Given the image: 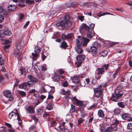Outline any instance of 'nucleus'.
<instances>
[{
    "mask_svg": "<svg viewBox=\"0 0 132 132\" xmlns=\"http://www.w3.org/2000/svg\"><path fill=\"white\" fill-rule=\"evenodd\" d=\"M89 40V39L86 37H81L80 36H78V39L76 40L77 45L75 48L76 51L78 53H81L83 52L81 46H86Z\"/></svg>",
    "mask_w": 132,
    "mask_h": 132,
    "instance_id": "nucleus-1",
    "label": "nucleus"
},
{
    "mask_svg": "<svg viewBox=\"0 0 132 132\" xmlns=\"http://www.w3.org/2000/svg\"><path fill=\"white\" fill-rule=\"evenodd\" d=\"M23 44L22 41L19 40L16 43V48L15 49L13 53V55L18 59L19 56L22 54V51L21 47Z\"/></svg>",
    "mask_w": 132,
    "mask_h": 132,
    "instance_id": "nucleus-2",
    "label": "nucleus"
},
{
    "mask_svg": "<svg viewBox=\"0 0 132 132\" xmlns=\"http://www.w3.org/2000/svg\"><path fill=\"white\" fill-rule=\"evenodd\" d=\"M15 112L12 111L9 114V117L10 119H12L13 120L16 118L18 121V123L20 125L22 123V120L18 113V111L16 110Z\"/></svg>",
    "mask_w": 132,
    "mask_h": 132,
    "instance_id": "nucleus-3",
    "label": "nucleus"
},
{
    "mask_svg": "<svg viewBox=\"0 0 132 132\" xmlns=\"http://www.w3.org/2000/svg\"><path fill=\"white\" fill-rule=\"evenodd\" d=\"M72 24V22L71 21H61L57 23L56 25L57 27L61 26L62 29H64L67 27H69Z\"/></svg>",
    "mask_w": 132,
    "mask_h": 132,
    "instance_id": "nucleus-4",
    "label": "nucleus"
},
{
    "mask_svg": "<svg viewBox=\"0 0 132 132\" xmlns=\"http://www.w3.org/2000/svg\"><path fill=\"white\" fill-rule=\"evenodd\" d=\"M115 92L116 93L112 95L111 99L114 101L118 102L122 96V94L120 93V92L118 89H116Z\"/></svg>",
    "mask_w": 132,
    "mask_h": 132,
    "instance_id": "nucleus-5",
    "label": "nucleus"
},
{
    "mask_svg": "<svg viewBox=\"0 0 132 132\" xmlns=\"http://www.w3.org/2000/svg\"><path fill=\"white\" fill-rule=\"evenodd\" d=\"M11 34V31L7 27H6L3 31L0 30V38H4L5 36H10Z\"/></svg>",
    "mask_w": 132,
    "mask_h": 132,
    "instance_id": "nucleus-6",
    "label": "nucleus"
},
{
    "mask_svg": "<svg viewBox=\"0 0 132 132\" xmlns=\"http://www.w3.org/2000/svg\"><path fill=\"white\" fill-rule=\"evenodd\" d=\"M109 67L108 64L103 65L101 68H98L97 70V75H102L104 74L105 70L106 71Z\"/></svg>",
    "mask_w": 132,
    "mask_h": 132,
    "instance_id": "nucleus-7",
    "label": "nucleus"
},
{
    "mask_svg": "<svg viewBox=\"0 0 132 132\" xmlns=\"http://www.w3.org/2000/svg\"><path fill=\"white\" fill-rule=\"evenodd\" d=\"M85 58L84 55H80L77 57V61L76 62L77 67H79L81 65L82 62L84 60Z\"/></svg>",
    "mask_w": 132,
    "mask_h": 132,
    "instance_id": "nucleus-8",
    "label": "nucleus"
},
{
    "mask_svg": "<svg viewBox=\"0 0 132 132\" xmlns=\"http://www.w3.org/2000/svg\"><path fill=\"white\" fill-rule=\"evenodd\" d=\"M3 94L4 96L8 98V101H12L14 100V97L11 95V93L9 90H5L3 93Z\"/></svg>",
    "mask_w": 132,
    "mask_h": 132,
    "instance_id": "nucleus-9",
    "label": "nucleus"
},
{
    "mask_svg": "<svg viewBox=\"0 0 132 132\" xmlns=\"http://www.w3.org/2000/svg\"><path fill=\"white\" fill-rule=\"evenodd\" d=\"M89 30V27L85 23L82 24L79 28L80 31L84 33H86V32Z\"/></svg>",
    "mask_w": 132,
    "mask_h": 132,
    "instance_id": "nucleus-10",
    "label": "nucleus"
},
{
    "mask_svg": "<svg viewBox=\"0 0 132 132\" xmlns=\"http://www.w3.org/2000/svg\"><path fill=\"white\" fill-rule=\"evenodd\" d=\"M94 91L95 96L97 98L100 96L103 92L102 88L99 87L94 89Z\"/></svg>",
    "mask_w": 132,
    "mask_h": 132,
    "instance_id": "nucleus-11",
    "label": "nucleus"
},
{
    "mask_svg": "<svg viewBox=\"0 0 132 132\" xmlns=\"http://www.w3.org/2000/svg\"><path fill=\"white\" fill-rule=\"evenodd\" d=\"M60 93L61 95H67L65 97L66 98H68L69 99L72 97V95L70 94V91L69 90L67 91H65L63 90Z\"/></svg>",
    "mask_w": 132,
    "mask_h": 132,
    "instance_id": "nucleus-12",
    "label": "nucleus"
},
{
    "mask_svg": "<svg viewBox=\"0 0 132 132\" xmlns=\"http://www.w3.org/2000/svg\"><path fill=\"white\" fill-rule=\"evenodd\" d=\"M72 101L74 103L78 105L82 106L83 105V102L81 101L78 100L75 96L73 98Z\"/></svg>",
    "mask_w": 132,
    "mask_h": 132,
    "instance_id": "nucleus-13",
    "label": "nucleus"
},
{
    "mask_svg": "<svg viewBox=\"0 0 132 132\" xmlns=\"http://www.w3.org/2000/svg\"><path fill=\"white\" fill-rule=\"evenodd\" d=\"M28 79L32 82L36 83L38 81L37 78L31 75H29L28 77Z\"/></svg>",
    "mask_w": 132,
    "mask_h": 132,
    "instance_id": "nucleus-14",
    "label": "nucleus"
},
{
    "mask_svg": "<svg viewBox=\"0 0 132 132\" xmlns=\"http://www.w3.org/2000/svg\"><path fill=\"white\" fill-rule=\"evenodd\" d=\"M51 90L48 92V96L47 98V99H53L54 97L51 94H53L55 91V88L54 87H51Z\"/></svg>",
    "mask_w": 132,
    "mask_h": 132,
    "instance_id": "nucleus-15",
    "label": "nucleus"
},
{
    "mask_svg": "<svg viewBox=\"0 0 132 132\" xmlns=\"http://www.w3.org/2000/svg\"><path fill=\"white\" fill-rule=\"evenodd\" d=\"M27 112L29 114L32 113L34 112V109L32 106L30 105L26 108Z\"/></svg>",
    "mask_w": 132,
    "mask_h": 132,
    "instance_id": "nucleus-16",
    "label": "nucleus"
},
{
    "mask_svg": "<svg viewBox=\"0 0 132 132\" xmlns=\"http://www.w3.org/2000/svg\"><path fill=\"white\" fill-rule=\"evenodd\" d=\"M97 48L93 46L90 47V48L89 50V52L91 53L93 55L96 54L97 52Z\"/></svg>",
    "mask_w": 132,
    "mask_h": 132,
    "instance_id": "nucleus-17",
    "label": "nucleus"
},
{
    "mask_svg": "<svg viewBox=\"0 0 132 132\" xmlns=\"http://www.w3.org/2000/svg\"><path fill=\"white\" fill-rule=\"evenodd\" d=\"M87 33V37L88 38H91L93 37L95 33L93 31L89 30L86 32Z\"/></svg>",
    "mask_w": 132,
    "mask_h": 132,
    "instance_id": "nucleus-18",
    "label": "nucleus"
},
{
    "mask_svg": "<svg viewBox=\"0 0 132 132\" xmlns=\"http://www.w3.org/2000/svg\"><path fill=\"white\" fill-rule=\"evenodd\" d=\"M72 81L75 83H78L80 82V79L79 77L75 76L72 79Z\"/></svg>",
    "mask_w": 132,
    "mask_h": 132,
    "instance_id": "nucleus-19",
    "label": "nucleus"
},
{
    "mask_svg": "<svg viewBox=\"0 0 132 132\" xmlns=\"http://www.w3.org/2000/svg\"><path fill=\"white\" fill-rule=\"evenodd\" d=\"M16 8V6L14 5H10L8 6V10L9 11H14Z\"/></svg>",
    "mask_w": 132,
    "mask_h": 132,
    "instance_id": "nucleus-20",
    "label": "nucleus"
},
{
    "mask_svg": "<svg viewBox=\"0 0 132 132\" xmlns=\"http://www.w3.org/2000/svg\"><path fill=\"white\" fill-rule=\"evenodd\" d=\"M122 118L123 119L128 121L130 118V115L129 114L123 113L122 115Z\"/></svg>",
    "mask_w": 132,
    "mask_h": 132,
    "instance_id": "nucleus-21",
    "label": "nucleus"
},
{
    "mask_svg": "<svg viewBox=\"0 0 132 132\" xmlns=\"http://www.w3.org/2000/svg\"><path fill=\"white\" fill-rule=\"evenodd\" d=\"M111 127L113 130V132H115L117 131L118 128L119 127V126H117V125H111L110 126Z\"/></svg>",
    "mask_w": 132,
    "mask_h": 132,
    "instance_id": "nucleus-22",
    "label": "nucleus"
},
{
    "mask_svg": "<svg viewBox=\"0 0 132 132\" xmlns=\"http://www.w3.org/2000/svg\"><path fill=\"white\" fill-rule=\"evenodd\" d=\"M60 76L57 74H55L54 76L52 78L53 81L55 82L58 81L60 80Z\"/></svg>",
    "mask_w": 132,
    "mask_h": 132,
    "instance_id": "nucleus-23",
    "label": "nucleus"
},
{
    "mask_svg": "<svg viewBox=\"0 0 132 132\" xmlns=\"http://www.w3.org/2000/svg\"><path fill=\"white\" fill-rule=\"evenodd\" d=\"M60 47L62 49H65L67 47H68L67 43L64 41L61 43Z\"/></svg>",
    "mask_w": 132,
    "mask_h": 132,
    "instance_id": "nucleus-24",
    "label": "nucleus"
},
{
    "mask_svg": "<svg viewBox=\"0 0 132 132\" xmlns=\"http://www.w3.org/2000/svg\"><path fill=\"white\" fill-rule=\"evenodd\" d=\"M108 54V52L106 50H103L100 51L99 55L100 56L105 57Z\"/></svg>",
    "mask_w": 132,
    "mask_h": 132,
    "instance_id": "nucleus-25",
    "label": "nucleus"
},
{
    "mask_svg": "<svg viewBox=\"0 0 132 132\" xmlns=\"http://www.w3.org/2000/svg\"><path fill=\"white\" fill-rule=\"evenodd\" d=\"M98 114L99 117L103 118L104 117V114L103 111L102 110H99L98 112Z\"/></svg>",
    "mask_w": 132,
    "mask_h": 132,
    "instance_id": "nucleus-26",
    "label": "nucleus"
},
{
    "mask_svg": "<svg viewBox=\"0 0 132 132\" xmlns=\"http://www.w3.org/2000/svg\"><path fill=\"white\" fill-rule=\"evenodd\" d=\"M65 4L66 6L68 7H73L75 6V4L73 2H68Z\"/></svg>",
    "mask_w": 132,
    "mask_h": 132,
    "instance_id": "nucleus-27",
    "label": "nucleus"
},
{
    "mask_svg": "<svg viewBox=\"0 0 132 132\" xmlns=\"http://www.w3.org/2000/svg\"><path fill=\"white\" fill-rule=\"evenodd\" d=\"M59 128L60 129V131H62L63 132H69V131L64 126L60 125L59 127Z\"/></svg>",
    "mask_w": 132,
    "mask_h": 132,
    "instance_id": "nucleus-28",
    "label": "nucleus"
},
{
    "mask_svg": "<svg viewBox=\"0 0 132 132\" xmlns=\"http://www.w3.org/2000/svg\"><path fill=\"white\" fill-rule=\"evenodd\" d=\"M18 2L19 3L18 5L21 7H24L26 5L24 3L25 2L24 0H18Z\"/></svg>",
    "mask_w": 132,
    "mask_h": 132,
    "instance_id": "nucleus-29",
    "label": "nucleus"
},
{
    "mask_svg": "<svg viewBox=\"0 0 132 132\" xmlns=\"http://www.w3.org/2000/svg\"><path fill=\"white\" fill-rule=\"evenodd\" d=\"M118 105L119 107L122 108H124L126 106V104L124 102H119L118 103Z\"/></svg>",
    "mask_w": 132,
    "mask_h": 132,
    "instance_id": "nucleus-30",
    "label": "nucleus"
},
{
    "mask_svg": "<svg viewBox=\"0 0 132 132\" xmlns=\"http://www.w3.org/2000/svg\"><path fill=\"white\" fill-rule=\"evenodd\" d=\"M93 46L97 48H100L101 46V45L99 42H96L93 44Z\"/></svg>",
    "mask_w": 132,
    "mask_h": 132,
    "instance_id": "nucleus-31",
    "label": "nucleus"
},
{
    "mask_svg": "<svg viewBox=\"0 0 132 132\" xmlns=\"http://www.w3.org/2000/svg\"><path fill=\"white\" fill-rule=\"evenodd\" d=\"M26 82H24L19 86V87L20 88L24 89L26 88L27 86Z\"/></svg>",
    "mask_w": 132,
    "mask_h": 132,
    "instance_id": "nucleus-32",
    "label": "nucleus"
},
{
    "mask_svg": "<svg viewBox=\"0 0 132 132\" xmlns=\"http://www.w3.org/2000/svg\"><path fill=\"white\" fill-rule=\"evenodd\" d=\"M114 115H117L118 114L120 113V109L119 108L116 109L114 110Z\"/></svg>",
    "mask_w": 132,
    "mask_h": 132,
    "instance_id": "nucleus-33",
    "label": "nucleus"
},
{
    "mask_svg": "<svg viewBox=\"0 0 132 132\" xmlns=\"http://www.w3.org/2000/svg\"><path fill=\"white\" fill-rule=\"evenodd\" d=\"M41 48L38 46L36 47L35 48V52L38 54L41 51Z\"/></svg>",
    "mask_w": 132,
    "mask_h": 132,
    "instance_id": "nucleus-34",
    "label": "nucleus"
},
{
    "mask_svg": "<svg viewBox=\"0 0 132 132\" xmlns=\"http://www.w3.org/2000/svg\"><path fill=\"white\" fill-rule=\"evenodd\" d=\"M110 14V13H109L105 12L101 13V12H100L98 13L97 15L98 16L100 17L101 16H104L106 14Z\"/></svg>",
    "mask_w": 132,
    "mask_h": 132,
    "instance_id": "nucleus-35",
    "label": "nucleus"
},
{
    "mask_svg": "<svg viewBox=\"0 0 132 132\" xmlns=\"http://www.w3.org/2000/svg\"><path fill=\"white\" fill-rule=\"evenodd\" d=\"M103 132H113L110 127H109L106 128L105 130Z\"/></svg>",
    "mask_w": 132,
    "mask_h": 132,
    "instance_id": "nucleus-36",
    "label": "nucleus"
},
{
    "mask_svg": "<svg viewBox=\"0 0 132 132\" xmlns=\"http://www.w3.org/2000/svg\"><path fill=\"white\" fill-rule=\"evenodd\" d=\"M40 91L41 93H43L46 92L47 91L45 89L44 86H42L40 88Z\"/></svg>",
    "mask_w": 132,
    "mask_h": 132,
    "instance_id": "nucleus-37",
    "label": "nucleus"
},
{
    "mask_svg": "<svg viewBox=\"0 0 132 132\" xmlns=\"http://www.w3.org/2000/svg\"><path fill=\"white\" fill-rule=\"evenodd\" d=\"M76 108L75 106L72 104H71V108L70 110V112L71 113L75 111Z\"/></svg>",
    "mask_w": 132,
    "mask_h": 132,
    "instance_id": "nucleus-38",
    "label": "nucleus"
},
{
    "mask_svg": "<svg viewBox=\"0 0 132 132\" xmlns=\"http://www.w3.org/2000/svg\"><path fill=\"white\" fill-rule=\"evenodd\" d=\"M32 58L33 59H34L36 60L37 58L38 57V54L37 53H32Z\"/></svg>",
    "mask_w": 132,
    "mask_h": 132,
    "instance_id": "nucleus-39",
    "label": "nucleus"
},
{
    "mask_svg": "<svg viewBox=\"0 0 132 132\" xmlns=\"http://www.w3.org/2000/svg\"><path fill=\"white\" fill-rule=\"evenodd\" d=\"M27 86H28L29 87H32L33 86V82L31 81H28L27 82Z\"/></svg>",
    "mask_w": 132,
    "mask_h": 132,
    "instance_id": "nucleus-40",
    "label": "nucleus"
},
{
    "mask_svg": "<svg viewBox=\"0 0 132 132\" xmlns=\"http://www.w3.org/2000/svg\"><path fill=\"white\" fill-rule=\"evenodd\" d=\"M43 110L41 109H39L36 111V113L38 115H41L43 113Z\"/></svg>",
    "mask_w": 132,
    "mask_h": 132,
    "instance_id": "nucleus-41",
    "label": "nucleus"
},
{
    "mask_svg": "<svg viewBox=\"0 0 132 132\" xmlns=\"http://www.w3.org/2000/svg\"><path fill=\"white\" fill-rule=\"evenodd\" d=\"M119 121L118 120H117V119H116L114 120L113 122V123L112 124V125H117V126H119Z\"/></svg>",
    "mask_w": 132,
    "mask_h": 132,
    "instance_id": "nucleus-42",
    "label": "nucleus"
},
{
    "mask_svg": "<svg viewBox=\"0 0 132 132\" xmlns=\"http://www.w3.org/2000/svg\"><path fill=\"white\" fill-rule=\"evenodd\" d=\"M46 108L47 109L49 110L52 109H53L52 104L51 103L47 105Z\"/></svg>",
    "mask_w": 132,
    "mask_h": 132,
    "instance_id": "nucleus-43",
    "label": "nucleus"
},
{
    "mask_svg": "<svg viewBox=\"0 0 132 132\" xmlns=\"http://www.w3.org/2000/svg\"><path fill=\"white\" fill-rule=\"evenodd\" d=\"M34 1L33 0H26V3L27 4H31L34 3Z\"/></svg>",
    "mask_w": 132,
    "mask_h": 132,
    "instance_id": "nucleus-44",
    "label": "nucleus"
},
{
    "mask_svg": "<svg viewBox=\"0 0 132 132\" xmlns=\"http://www.w3.org/2000/svg\"><path fill=\"white\" fill-rule=\"evenodd\" d=\"M62 86L64 87H66L68 85V84L67 81H65L62 82Z\"/></svg>",
    "mask_w": 132,
    "mask_h": 132,
    "instance_id": "nucleus-45",
    "label": "nucleus"
},
{
    "mask_svg": "<svg viewBox=\"0 0 132 132\" xmlns=\"http://www.w3.org/2000/svg\"><path fill=\"white\" fill-rule=\"evenodd\" d=\"M4 62V61L2 59V56L0 55V65H3Z\"/></svg>",
    "mask_w": 132,
    "mask_h": 132,
    "instance_id": "nucleus-46",
    "label": "nucleus"
},
{
    "mask_svg": "<svg viewBox=\"0 0 132 132\" xmlns=\"http://www.w3.org/2000/svg\"><path fill=\"white\" fill-rule=\"evenodd\" d=\"M73 34L72 33H70L68 34L67 36V39H71L72 37Z\"/></svg>",
    "mask_w": 132,
    "mask_h": 132,
    "instance_id": "nucleus-47",
    "label": "nucleus"
},
{
    "mask_svg": "<svg viewBox=\"0 0 132 132\" xmlns=\"http://www.w3.org/2000/svg\"><path fill=\"white\" fill-rule=\"evenodd\" d=\"M95 26V24L93 23L91 24L89 27L90 30L93 31L92 30L94 28Z\"/></svg>",
    "mask_w": 132,
    "mask_h": 132,
    "instance_id": "nucleus-48",
    "label": "nucleus"
},
{
    "mask_svg": "<svg viewBox=\"0 0 132 132\" xmlns=\"http://www.w3.org/2000/svg\"><path fill=\"white\" fill-rule=\"evenodd\" d=\"M127 127L128 129H132V123H129L127 125Z\"/></svg>",
    "mask_w": 132,
    "mask_h": 132,
    "instance_id": "nucleus-49",
    "label": "nucleus"
},
{
    "mask_svg": "<svg viewBox=\"0 0 132 132\" xmlns=\"http://www.w3.org/2000/svg\"><path fill=\"white\" fill-rule=\"evenodd\" d=\"M70 19V17L69 15H66L65 16V21H69Z\"/></svg>",
    "mask_w": 132,
    "mask_h": 132,
    "instance_id": "nucleus-50",
    "label": "nucleus"
},
{
    "mask_svg": "<svg viewBox=\"0 0 132 132\" xmlns=\"http://www.w3.org/2000/svg\"><path fill=\"white\" fill-rule=\"evenodd\" d=\"M19 93L20 94L23 96H25L26 95V93L23 91H20Z\"/></svg>",
    "mask_w": 132,
    "mask_h": 132,
    "instance_id": "nucleus-51",
    "label": "nucleus"
},
{
    "mask_svg": "<svg viewBox=\"0 0 132 132\" xmlns=\"http://www.w3.org/2000/svg\"><path fill=\"white\" fill-rule=\"evenodd\" d=\"M84 16H80L78 17V19L81 21H83L84 19Z\"/></svg>",
    "mask_w": 132,
    "mask_h": 132,
    "instance_id": "nucleus-52",
    "label": "nucleus"
},
{
    "mask_svg": "<svg viewBox=\"0 0 132 132\" xmlns=\"http://www.w3.org/2000/svg\"><path fill=\"white\" fill-rule=\"evenodd\" d=\"M58 71L60 74H62L64 73V71L62 69H60L58 70Z\"/></svg>",
    "mask_w": 132,
    "mask_h": 132,
    "instance_id": "nucleus-53",
    "label": "nucleus"
},
{
    "mask_svg": "<svg viewBox=\"0 0 132 132\" xmlns=\"http://www.w3.org/2000/svg\"><path fill=\"white\" fill-rule=\"evenodd\" d=\"M61 38L63 40H65L67 39V36L65 35L64 34H63L61 36Z\"/></svg>",
    "mask_w": 132,
    "mask_h": 132,
    "instance_id": "nucleus-54",
    "label": "nucleus"
},
{
    "mask_svg": "<svg viewBox=\"0 0 132 132\" xmlns=\"http://www.w3.org/2000/svg\"><path fill=\"white\" fill-rule=\"evenodd\" d=\"M84 120L83 119L80 118L78 120V123L79 124H80L82 123Z\"/></svg>",
    "mask_w": 132,
    "mask_h": 132,
    "instance_id": "nucleus-55",
    "label": "nucleus"
},
{
    "mask_svg": "<svg viewBox=\"0 0 132 132\" xmlns=\"http://www.w3.org/2000/svg\"><path fill=\"white\" fill-rule=\"evenodd\" d=\"M41 56L43 61H44L46 57V56L44 55L43 53H42Z\"/></svg>",
    "mask_w": 132,
    "mask_h": 132,
    "instance_id": "nucleus-56",
    "label": "nucleus"
},
{
    "mask_svg": "<svg viewBox=\"0 0 132 132\" xmlns=\"http://www.w3.org/2000/svg\"><path fill=\"white\" fill-rule=\"evenodd\" d=\"M100 75H97V73L96 75L95 76V78L97 80L99 79L101 77Z\"/></svg>",
    "mask_w": 132,
    "mask_h": 132,
    "instance_id": "nucleus-57",
    "label": "nucleus"
},
{
    "mask_svg": "<svg viewBox=\"0 0 132 132\" xmlns=\"http://www.w3.org/2000/svg\"><path fill=\"white\" fill-rule=\"evenodd\" d=\"M4 20V17L1 14H0V23L3 22Z\"/></svg>",
    "mask_w": 132,
    "mask_h": 132,
    "instance_id": "nucleus-58",
    "label": "nucleus"
},
{
    "mask_svg": "<svg viewBox=\"0 0 132 132\" xmlns=\"http://www.w3.org/2000/svg\"><path fill=\"white\" fill-rule=\"evenodd\" d=\"M24 15L23 14L20 13L19 14V18L20 20L22 19L23 18Z\"/></svg>",
    "mask_w": 132,
    "mask_h": 132,
    "instance_id": "nucleus-59",
    "label": "nucleus"
},
{
    "mask_svg": "<svg viewBox=\"0 0 132 132\" xmlns=\"http://www.w3.org/2000/svg\"><path fill=\"white\" fill-rule=\"evenodd\" d=\"M49 115L48 113L45 112L43 114V117H45L48 116Z\"/></svg>",
    "mask_w": 132,
    "mask_h": 132,
    "instance_id": "nucleus-60",
    "label": "nucleus"
},
{
    "mask_svg": "<svg viewBox=\"0 0 132 132\" xmlns=\"http://www.w3.org/2000/svg\"><path fill=\"white\" fill-rule=\"evenodd\" d=\"M30 23V21H27L25 24L24 26V28H26L28 26L29 24Z\"/></svg>",
    "mask_w": 132,
    "mask_h": 132,
    "instance_id": "nucleus-61",
    "label": "nucleus"
},
{
    "mask_svg": "<svg viewBox=\"0 0 132 132\" xmlns=\"http://www.w3.org/2000/svg\"><path fill=\"white\" fill-rule=\"evenodd\" d=\"M5 125L6 126L9 128H11L12 127V125L10 123H5Z\"/></svg>",
    "mask_w": 132,
    "mask_h": 132,
    "instance_id": "nucleus-62",
    "label": "nucleus"
},
{
    "mask_svg": "<svg viewBox=\"0 0 132 132\" xmlns=\"http://www.w3.org/2000/svg\"><path fill=\"white\" fill-rule=\"evenodd\" d=\"M55 122L54 121H52L50 123V127H52L54 126L55 123Z\"/></svg>",
    "mask_w": 132,
    "mask_h": 132,
    "instance_id": "nucleus-63",
    "label": "nucleus"
},
{
    "mask_svg": "<svg viewBox=\"0 0 132 132\" xmlns=\"http://www.w3.org/2000/svg\"><path fill=\"white\" fill-rule=\"evenodd\" d=\"M40 103V102L38 100L36 102L34 103L33 104H35V106L39 104Z\"/></svg>",
    "mask_w": 132,
    "mask_h": 132,
    "instance_id": "nucleus-64",
    "label": "nucleus"
}]
</instances>
